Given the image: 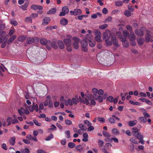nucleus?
<instances>
[{"instance_id":"nucleus-17","label":"nucleus","mask_w":153,"mask_h":153,"mask_svg":"<svg viewBox=\"0 0 153 153\" xmlns=\"http://www.w3.org/2000/svg\"><path fill=\"white\" fill-rule=\"evenodd\" d=\"M83 138L82 140L85 142H86L88 141V134L86 132H85L82 134Z\"/></svg>"},{"instance_id":"nucleus-8","label":"nucleus","mask_w":153,"mask_h":153,"mask_svg":"<svg viewBox=\"0 0 153 153\" xmlns=\"http://www.w3.org/2000/svg\"><path fill=\"white\" fill-rule=\"evenodd\" d=\"M119 38L121 41L124 47L127 48L128 47L129 45V42L126 41V38H123L121 37V36H120L119 35Z\"/></svg>"},{"instance_id":"nucleus-54","label":"nucleus","mask_w":153,"mask_h":153,"mask_svg":"<svg viewBox=\"0 0 153 153\" xmlns=\"http://www.w3.org/2000/svg\"><path fill=\"white\" fill-rule=\"evenodd\" d=\"M99 122H105V119L103 118L98 117L97 118Z\"/></svg>"},{"instance_id":"nucleus-50","label":"nucleus","mask_w":153,"mask_h":153,"mask_svg":"<svg viewBox=\"0 0 153 153\" xmlns=\"http://www.w3.org/2000/svg\"><path fill=\"white\" fill-rule=\"evenodd\" d=\"M53 137V134H50L47 137V138L45 139V140L46 141H49Z\"/></svg>"},{"instance_id":"nucleus-41","label":"nucleus","mask_w":153,"mask_h":153,"mask_svg":"<svg viewBox=\"0 0 153 153\" xmlns=\"http://www.w3.org/2000/svg\"><path fill=\"white\" fill-rule=\"evenodd\" d=\"M115 5L117 6H121L123 4V2L121 1L115 2Z\"/></svg>"},{"instance_id":"nucleus-25","label":"nucleus","mask_w":153,"mask_h":153,"mask_svg":"<svg viewBox=\"0 0 153 153\" xmlns=\"http://www.w3.org/2000/svg\"><path fill=\"white\" fill-rule=\"evenodd\" d=\"M56 12V8H53L47 13L48 14H53L55 13Z\"/></svg>"},{"instance_id":"nucleus-7","label":"nucleus","mask_w":153,"mask_h":153,"mask_svg":"<svg viewBox=\"0 0 153 153\" xmlns=\"http://www.w3.org/2000/svg\"><path fill=\"white\" fill-rule=\"evenodd\" d=\"M86 39L85 38L81 41V45L82 49V51L84 52H86L87 51V41L86 40Z\"/></svg>"},{"instance_id":"nucleus-2","label":"nucleus","mask_w":153,"mask_h":153,"mask_svg":"<svg viewBox=\"0 0 153 153\" xmlns=\"http://www.w3.org/2000/svg\"><path fill=\"white\" fill-rule=\"evenodd\" d=\"M85 39L89 40V44L90 46L93 47L96 45L95 42L93 39V36L91 34H87Z\"/></svg>"},{"instance_id":"nucleus-27","label":"nucleus","mask_w":153,"mask_h":153,"mask_svg":"<svg viewBox=\"0 0 153 153\" xmlns=\"http://www.w3.org/2000/svg\"><path fill=\"white\" fill-rule=\"evenodd\" d=\"M58 45L59 48L62 49L64 48V45L62 42L61 41H59Z\"/></svg>"},{"instance_id":"nucleus-38","label":"nucleus","mask_w":153,"mask_h":153,"mask_svg":"<svg viewBox=\"0 0 153 153\" xmlns=\"http://www.w3.org/2000/svg\"><path fill=\"white\" fill-rule=\"evenodd\" d=\"M102 134L103 135L106 137H109L111 136L110 134L108 132L105 131H103Z\"/></svg>"},{"instance_id":"nucleus-58","label":"nucleus","mask_w":153,"mask_h":153,"mask_svg":"<svg viewBox=\"0 0 153 153\" xmlns=\"http://www.w3.org/2000/svg\"><path fill=\"white\" fill-rule=\"evenodd\" d=\"M108 120H109V122L110 123H115V120L112 118H110Z\"/></svg>"},{"instance_id":"nucleus-28","label":"nucleus","mask_w":153,"mask_h":153,"mask_svg":"<svg viewBox=\"0 0 153 153\" xmlns=\"http://www.w3.org/2000/svg\"><path fill=\"white\" fill-rule=\"evenodd\" d=\"M137 41L138 45H143V43L144 41V40L142 38H140L137 39Z\"/></svg>"},{"instance_id":"nucleus-10","label":"nucleus","mask_w":153,"mask_h":153,"mask_svg":"<svg viewBox=\"0 0 153 153\" xmlns=\"http://www.w3.org/2000/svg\"><path fill=\"white\" fill-rule=\"evenodd\" d=\"M69 12V9L67 7L65 6L62 8V10L59 14V16H64L68 14Z\"/></svg>"},{"instance_id":"nucleus-60","label":"nucleus","mask_w":153,"mask_h":153,"mask_svg":"<svg viewBox=\"0 0 153 153\" xmlns=\"http://www.w3.org/2000/svg\"><path fill=\"white\" fill-rule=\"evenodd\" d=\"M27 6L26 4H24L23 5L20 6V7L22 8V10H27Z\"/></svg>"},{"instance_id":"nucleus-19","label":"nucleus","mask_w":153,"mask_h":153,"mask_svg":"<svg viewBox=\"0 0 153 153\" xmlns=\"http://www.w3.org/2000/svg\"><path fill=\"white\" fill-rule=\"evenodd\" d=\"M50 19L49 17L44 18L42 20V25H46L48 24L50 22Z\"/></svg>"},{"instance_id":"nucleus-39","label":"nucleus","mask_w":153,"mask_h":153,"mask_svg":"<svg viewBox=\"0 0 153 153\" xmlns=\"http://www.w3.org/2000/svg\"><path fill=\"white\" fill-rule=\"evenodd\" d=\"M129 102L130 103L134 105H140V103L138 102H135L132 100H130Z\"/></svg>"},{"instance_id":"nucleus-37","label":"nucleus","mask_w":153,"mask_h":153,"mask_svg":"<svg viewBox=\"0 0 153 153\" xmlns=\"http://www.w3.org/2000/svg\"><path fill=\"white\" fill-rule=\"evenodd\" d=\"M108 27V25L106 24L102 25L99 26V28L102 29L104 30L106 29Z\"/></svg>"},{"instance_id":"nucleus-21","label":"nucleus","mask_w":153,"mask_h":153,"mask_svg":"<svg viewBox=\"0 0 153 153\" xmlns=\"http://www.w3.org/2000/svg\"><path fill=\"white\" fill-rule=\"evenodd\" d=\"M112 134L116 135H118L120 134L119 130L116 128H114L112 129Z\"/></svg>"},{"instance_id":"nucleus-62","label":"nucleus","mask_w":153,"mask_h":153,"mask_svg":"<svg viewBox=\"0 0 153 153\" xmlns=\"http://www.w3.org/2000/svg\"><path fill=\"white\" fill-rule=\"evenodd\" d=\"M88 130L89 131H92L94 129V128L93 126H91V125L89 126H88Z\"/></svg>"},{"instance_id":"nucleus-49","label":"nucleus","mask_w":153,"mask_h":153,"mask_svg":"<svg viewBox=\"0 0 153 153\" xmlns=\"http://www.w3.org/2000/svg\"><path fill=\"white\" fill-rule=\"evenodd\" d=\"M131 53L134 54H137L138 53V51L134 48L131 49Z\"/></svg>"},{"instance_id":"nucleus-15","label":"nucleus","mask_w":153,"mask_h":153,"mask_svg":"<svg viewBox=\"0 0 153 153\" xmlns=\"http://www.w3.org/2000/svg\"><path fill=\"white\" fill-rule=\"evenodd\" d=\"M42 7L40 5H36L35 4H33L31 6V8L33 10H42Z\"/></svg>"},{"instance_id":"nucleus-52","label":"nucleus","mask_w":153,"mask_h":153,"mask_svg":"<svg viewBox=\"0 0 153 153\" xmlns=\"http://www.w3.org/2000/svg\"><path fill=\"white\" fill-rule=\"evenodd\" d=\"M84 123L85 124L87 125V126H89L91 125L92 124L91 122H89L88 120H85L84 121Z\"/></svg>"},{"instance_id":"nucleus-6","label":"nucleus","mask_w":153,"mask_h":153,"mask_svg":"<svg viewBox=\"0 0 153 153\" xmlns=\"http://www.w3.org/2000/svg\"><path fill=\"white\" fill-rule=\"evenodd\" d=\"M73 45L74 48L75 49H78L79 48V43L80 39L78 38L74 37L73 38Z\"/></svg>"},{"instance_id":"nucleus-63","label":"nucleus","mask_w":153,"mask_h":153,"mask_svg":"<svg viewBox=\"0 0 153 153\" xmlns=\"http://www.w3.org/2000/svg\"><path fill=\"white\" fill-rule=\"evenodd\" d=\"M29 150L28 148H25L22 151V153H29Z\"/></svg>"},{"instance_id":"nucleus-64","label":"nucleus","mask_w":153,"mask_h":153,"mask_svg":"<svg viewBox=\"0 0 153 153\" xmlns=\"http://www.w3.org/2000/svg\"><path fill=\"white\" fill-rule=\"evenodd\" d=\"M37 153H47L45 151L42 149H38L37 151Z\"/></svg>"},{"instance_id":"nucleus-40","label":"nucleus","mask_w":153,"mask_h":153,"mask_svg":"<svg viewBox=\"0 0 153 153\" xmlns=\"http://www.w3.org/2000/svg\"><path fill=\"white\" fill-rule=\"evenodd\" d=\"M26 39V37L24 36H21L19 37L18 40L19 41L23 42Z\"/></svg>"},{"instance_id":"nucleus-3","label":"nucleus","mask_w":153,"mask_h":153,"mask_svg":"<svg viewBox=\"0 0 153 153\" xmlns=\"http://www.w3.org/2000/svg\"><path fill=\"white\" fill-rule=\"evenodd\" d=\"M129 41H130V44L131 45L135 46L136 45L135 42L136 36L135 34L133 32H130V34L128 36Z\"/></svg>"},{"instance_id":"nucleus-29","label":"nucleus","mask_w":153,"mask_h":153,"mask_svg":"<svg viewBox=\"0 0 153 153\" xmlns=\"http://www.w3.org/2000/svg\"><path fill=\"white\" fill-rule=\"evenodd\" d=\"M75 12V16L79 15L82 13V11L78 9H76L74 10Z\"/></svg>"},{"instance_id":"nucleus-16","label":"nucleus","mask_w":153,"mask_h":153,"mask_svg":"<svg viewBox=\"0 0 153 153\" xmlns=\"http://www.w3.org/2000/svg\"><path fill=\"white\" fill-rule=\"evenodd\" d=\"M16 140L15 137L14 136L12 137H10V140H8V142L10 143V145L13 146L15 144V141Z\"/></svg>"},{"instance_id":"nucleus-51","label":"nucleus","mask_w":153,"mask_h":153,"mask_svg":"<svg viewBox=\"0 0 153 153\" xmlns=\"http://www.w3.org/2000/svg\"><path fill=\"white\" fill-rule=\"evenodd\" d=\"M73 104L76 105L77 103L79 102H78L77 99L75 97H73L72 99Z\"/></svg>"},{"instance_id":"nucleus-31","label":"nucleus","mask_w":153,"mask_h":153,"mask_svg":"<svg viewBox=\"0 0 153 153\" xmlns=\"http://www.w3.org/2000/svg\"><path fill=\"white\" fill-rule=\"evenodd\" d=\"M25 107L26 108H28L29 110V111L30 112H32L33 111V105H29V106L27 105L26 104H25L24 105Z\"/></svg>"},{"instance_id":"nucleus-30","label":"nucleus","mask_w":153,"mask_h":153,"mask_svg":"<svg viewBox=\"0 0 153 153\" xmlns=\"http://www.w3.org/2000/svg\"><path fill=\"white\" fill-rule=\"evenodd\" d=\"M10 23L11 25H14V26H16L18 25V22L16 20L13 19H10Z\"/></svg>"},{"instance_id":"nucleus-26","label":"nucleus","mask_w":153,"mask_h":153,"mask_svg":"<svg viewBox=\"0 0 153 153\" xmlns=\"http://www.w3.org/2000/svg\"><path fill=\"white\" fill-rule=\"evenodd\" d=\"M7 41L6 39V36L5 35H2L0 38V43H2L4 42H6Z\"/></svg>"},{"instance_id":"nucleus-22","label":"nucleus","mask_w":153,"mask_h":153,"mask_svg":"<svg viewBox=\"0 0 153 153\" xmlns=\"http://www.w3.org/2000/svg\"><path fill=\"white\" fill-rule=\"evenodd\" d=\"M34 42V39L33 38L29 37L27 39V43L29 44L33 43Z\"/></svg>"},{"instance_id":"nucleus-12","label":"nucleus","mask_w":153,"mask_h":153,"mask_svg":"<svg viewBox=\"0 0 153 153\" xmlns=\"http://www.w3.org/2000/svg\"><path fill=\"white\" fill-rule=\"evenodd\" d=\"M5 24L3 23L0 20V36L2 35H4V33H5V32L3 30L5 28Z\"/></svg>"},{"instance_id":"nucleus-32","label":"nucleus","mask_w":153,"mask_h":153,"mask_svg":"<svg viewBox=\"0 0 153 153\" xmlns=\"http://www.w3.org/2000/svg\"><path fill=\"white\" fill-rule=\"evenodd\" d=\"M132 133L133 135L135 136H137V135L140 133L138 132V130L137 128H133Z\"/></svg>"},{"instance_id":"nucleus-57","label":"nucleus","mask_w":153,"mask_h":153,"mask_svg":"<svg viewBox=\"0 0 153 153\" xmlns=\"http://www.w3.org/2000/svg\"><path fill=\"white\" fill-rule=\"evenodd\" d=\"M98 89L95 88H94L92 89V92L94 94H96L98 93Z\"/></svg>"},{"instance_id":"nucleus-5","label":"nucleus","mask_w":153,"mask_h":153,"mask_svg":"<svg viewBox=\"0 0 153 153\" xmlns=\"http://www.w3.org/2000/svg\"><path fill=\"white\" fill-rule=\"evenodd\" d=\"M64 42L65 45L67 46V50L68 51L72 50V48L71 46V41L70 39H66L64 40Z\"/></svg>"},{"instance_id":"nucleus-56","label":"nucleus","mask_w":153,"mask_h":153,"mask_svg":"<svg viewBox=\"0 0 153 153\" xmlns=\"http://www.w3.org/2000/svg\"><path fill=\"white\" fill-rule=\"evenodd\" d=\"M65 124L68 125H70L72 123V122L69 120H65Z\"/></svg>"},{"instance_id":"nucleus-1","label":"nucleus","mask_w":153,"mask_h":153,"mask_svg":"<svg viewBox=\"0 0 153 153\" xmlns=\"http://www.w3.org/2000/svg\"><path fill=\"white\" fill-rule=\"evenodd\" d=\"M111 33L109 30H106L103 33V39L105 41L106 45L107 46H111L112 45L115 47H119L118 44L117 39L115 36H113L111 39V41H110V35Z\"/></svg>"},{"instance_id":"nucleus-20","label":"nucleus","mask_w":153,"mask_h":153,"mask_svg":"<svg viewBox=\"0 0 153 153\" xmlns=\"http://www.w3.org/2000/svg\"><path fill=\"white\" fill-rule=\"evenodd\" d=\"M137 121L136 120H134L132 121H131L128 122V126H131L132 127L135 126L137 123Z\"/></svg>"},{"instance_id":"nucleus-18","label":"nucleus","mask_w":153,"mask_h":153,"mask_svg":"<svg viewBox=\"0 0 153 153\" xmlns=\"http://www.w3.org/2000/svg\"><path fill=\"white\" fill-rule=\"evenodd\" d=\"M121 32H117V34L118 35V36H119V35L120 36H121V37L123 38H124V37L126 38V37H127V36L129 34L127 32V30H124L123 31V36H122L121 35H120V34Z\"/></svg>"},{"instance_id":"nucleus-36","label":"nucleus","mask_w":153,"mask_h":153,"mask_svg":"<svg viewBox=\"0 0 153 153\" xmlns=\"http://www.w3.org/2000/svg\"><path fill=\"white\" fill-rule=\"evenodd\" d=\"M139 118L140 121L143 123H145L147 121V119L145 117H141Z\"/></svg>"},{"instance_id":"nucleus-61","label":"nucleus","mask_w":153,"mask_h":153,"mask_svg":"<svg viewBox=\"0 0 153 153\" xmlns=\"http://www.w3.org/2000/svg\"><path fill=\"white\" fill-rule=\"evenodd\" d=\"M38 14L36 13H33L31 14L30 17L31 18H35L38 16Z\"/></svg>"},{"instance_id":"nucleus-46","label":"nucleus","mask_w":153,"mask_h":153,"mask_svg":"<svg viewBox=\"0 0 153 153\" xmlns=\"http://www.w3.org/2000/svg\"><path fill=\"white\" fill-rule=\"evenodd\" d=\"M130 141L131 142L133 143L134 144H138V143L137 141L134 138H131L130 139Z\"/></svg>"},{"instance_id":"nucleus-55","label":"nucleus","mask_w":153,"mask_h":153,"mask_svg":"<svg viewBox=\"0 0 153 153\" xmlns=\"http://www.w3.org/2000/svg\"><path fill=\"white\" fill-rule=\"evenodd\" d=\"M65 134L67 135V138H69L70 137V131L68 130L65 132Z\"/></svg>"},{"instance_id":"nucleus-48","label":"nucleus","mask_w":153,"mask_h":153,"mask_svg":"<svg viewBox=\"0 0 153 153\" xmlns=\"http://www.w3.org/2000/svg\"><path fill=\"white\" fill-rule=\"evenodd\" d=\"M31 18L30 17H27L25 19V22H32Z\"/></svg>"},{"instance_id":"nucleus-53","label":"nucleus","mask_w":153,"mask_h":153,"mask_svg":"<svg viewBox=\"0 0 153 153\" xmlns=\"http://www.w3.org/2000/svg\"><path fill=\"white\" fill-rule=\"evenodd\" d=\"M51 126L53 128H50L48 129V131L49 132H50L51 131H52L53 130H56V127L53 124Z\"/></svg>"},{"instance_id":"nucleus-14","label":"nucleus","mask_w":153,"mask_h":153,"mask_svg":"<svg viewBox=\"0 0 153 153\" xmlns=\"http://www.w3.org/2000/svg\"><path fill=\"white\" fill-rule=\"evenodd\" d=\"M84 97V93L81 92L80 93V96H78V95H76L75 96V98L77 99L78 101L80 102L81 103Z\"/></svg>"},{"instance_id":"nucleus-24","label":"nucleus","mask_w":153,"mask_h":153,"mask_svg":"<svg viewBox=\"0 0 153 153\" xmlns=\"http://www.w3.org/2000/svg\"><path fill=\"white\" fill-rule=\"evenodd\" d=\"M60 23L62 25H65L67 24L68 21L67 19L63 18L61 19Z\"/></svg>"},{"instance_id":"nucleus-33","label":"nucleus","mask_w":153,"mask_h":153,"mask_svg":"<svg viewBox=\"0 0 153 153\" xmlns=\"http://www.w3.org/2000/svg\"><path fill=\"white\" fill-rule=\"evenodd\" d=\"M40 42L42 45H46L47 43V41L46 39L42 38L41 39Z\"/></svg>"},{"instance_id":"nucleus-23","label":"nucleus","mask_w":153,"mask_h":153,"mask_svg":"<svg viewBox=\"0 0 153 153\" xmlns=\"http://www.w3.org/2000/svg\"><path fill=\"white\" fill-rule=\"evenodd\" d=\"M16 38V36L14 35L10 37L9 40L8 41V43L10 44L12 43L13 41Z\"/></svg>"},{"instance_id":"nucleus-42","label":"nucleus","mask_w":153,"mask_h":153,"mask_svg":"<svg viewBox=\"0 0 153 153\" xmlns=\"http://www.w3.org/2000/svg\"><path fill=\"white\" fill-rule=\"evenodd\" d=\"M76 149L79 151H81L83 149V147L82 145H79L76 146Z\"/></svg>"},{"instance_id":"nucleus-47","label":"nucleus","mask_w":153,"mask_h":153,"mask_svg":"<svg viewBox=\"0 0 153 153\" xmlns=\"http://www.w3.org/2000/svg\"><path fill=\"white\" fill-rule=\"evenodd\" d=\"M33 110H35L36 112H38L39 109L37 105H35L34 103H33Z\"/></svg>"},{"instance_id":"nucleus-43","label":"nucleus","mask_w":153,"mask_h":153,"mask_svg":"<svg viewBox=\"0 0 153 153\" xmlns=\"http://www.w3.org/2000/svg\"><path fill=\"white\" fill-rule=\"evenodd\" d=\"M137 137V138L139 140H142L143 138V136L140 133L138 134L137 136H135Z\"/></svg>"},{"instance_id":"nucleus-34","label":"nucleus","mask_w":153,"mask_h":153,"mask_svg":"<svg viewBox=\"0 0 153 153\" xmlns=\"http://www.w3.org/2000/svg\"><path fill=\"white\" fill-rule=\"evenodd\" d=\"M25 109L23 108H20L18 109V111L20 115L22 116L24 114Z\"/></svg>"},{"instance_id":"nucleus-45","label":"nucleus","mask_w":153,"mask_h":153,"mask_svg":"<svg viewBox=\"0 0 153 153\" xmlns=\"http://www.w3.org/2000/svg\"><path fill=\"white\" fill-rule=\"evenodd\" d=\"M68 146L70 148H73L75 146V144L72 142L69 143L68 144Z\"/></svg>"},{"instance_id":"nucleus-4","label":"nucleus","mask_w":153,"mask_h":153,"mask_svg":"<svg viewBox=\"0 0 153 153\" xmlns=\"http://www.w3.org/2000/svg\"><path fill=\"white\" fill-rule=\"evenodd\" d=\"M94 35H95V40L96 41L100 42H102V40L101 39V34L100 30L98 29H95L94 30Z\"/></svg>"},{"instance_id":"nucleus-59","label":"nucleus","mask_w":153,"mask_h":153,"mask_svg":"<svg viewBox=\"0 0 153 153\" xmlns=\"http://www.w3.org/2000/svg\"><path fill=\"white\" fill-rule=\"evenodd\" d=\"M125 15L127 16H130L131 15V13L128 10H126L125 12Z\"/></svg>"},{"instance_id":"nucleus-11","label":"nucleus","mask_w":153,"mask_h":153,"mask_svg":"<svg viewBox=\"0 0 153 153\" xmlns=\"http://www.w3.org/2000/svg\"><path fill=\"white\" fill-rule=\"evenodd\" d=\"M145 30V28L143 27H141L140 29H137L135 30L136 34L138 36H141L143 35V32Z\"/></svg>"},{"instance_id":"nucleus-13","label":"nucleus","mask_w":153,"mask_h":153,"mask_svg":"<svg viewBox=\"0 0 153 153\" xmlns=\"http://www.w3.org/2000/svg\"><path fill=\"white\" fill-rule=\"evenodd\" d=\"M151 36L150 34V32L148 30H146V34L145 35V41L148 42L149 41L151 42H153V40L152 39H150V38Z\"/></svg>"},{"instance_id":"nucleus-9","label":"nucleus","mask_w":153,"mask_h":153,"mask_svg":"<svg viewBox=\"0 0 153 153\" xmlns=\"http://www.w3.org/2000/svg\"><path fill=\"white\" fill-rule=\"evenodd\" d=\"M91 94H88L87 95V97H84L81 103L83 104H86L87 105H88L89 104V100L91 99Z\"/></svg>"},{"instance_id":"nucleus-44","label":"nucleus","mask_w":153,"mask_h":153,"mask_svg":"<svg viewBox=\"0 0 153 153\" xmlns=\"http://www.w3.org/2000/svg\"><path fill=\"white\" fill-rule=\"evenodd\" d=\"M33 122L36 126H41L42 124L38 122V121L36 120H33Z\"/></svg>"},{"instance_id":"nucleus-35","label":"nucleus","mask_w":153,"mask_h":153,"mask_svg":"<svg viewBox=\"0 0 153 153\" xmlns=\"http://www.w3.org/2000/svg\"><path fill=\"white\" fill-rule=\"evenodd\" d=\"M112 18L111 16H109L107 18H106L104 22L108 23L111 22L112 21Z\"/></svg>"}]
</instances>
